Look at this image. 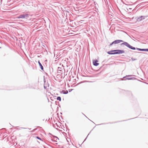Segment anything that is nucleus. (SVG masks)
Here are the masks:
<instances>
[{
	"mask_svg": "<svg viewBox=\"0 0 148 148\" xmlns=\"http://www.w3.org/2000/svg\"><path fill=\"white\" fill-rule=\"evenodd\" d=\"M125 45L128 48L134 50L137 49L140 51H144V49H140L137 48H136L135 47H133L132 46H131L128 43L126 42H124L121 44V45Z\"/></svg>",
	"mask_w": 148,
	"mask_h": 148,
	"instance_id": "nucleus-1",
	"label": "nucleus"
},
{
	"mask_svg": "<svg viewBox=\"0 0 148 148\" xmlns=\"http://www.w3.org/2000/svg\"><path fill=\"white\" fill-rule=\"evenodd\" d=\"M29 17V15L26 14H21L18 16L17 18H26L27 19Z\"/></svg>",
	"mask_w": 148,
	"mask_h": 148,
	"instance_id": "nucleus-2",
	"label": "nucleus"
},
{
	"mask_svg": "<svg viewBox=\"0 0 148 148\" xmlns=\"http://www.w3.org/2000/svg\"><path fill=\"white\" fill-rule=\"evenodd\" d=\"M114 54H122L125 52V51L123 50H114Z\"/></svg>",
	"mask_w": 148,
	"mask_h": 148,
	"instance_id": "nucleus-3",
	"label": "nucleus"
},
{
	"mask_svg": "<svg viewBox=\"0 0 148 148\" xmlns=\"http://www.w3.org/2000/svg\"><path fill=\"white\" fill-rule=\"evenodd\" d=\"M63 67V65H62V67H58L57 69L58 72L60 73H62L63 71H64Z\"/></svg>",
	"mask_w": 148,
	"mask_h": 148,
	"instance_id": "nucleus-4",
	"label": "nucleus"
},
{
	"mask_svg": "<svg viewBox=\"0 0 148 148\" xmlns=\"http://www.w3.org/2000/svg\"><path fill=\"white\" fill-rule=\"evenodd\" d=\"M147 16H140L137 19V21H140L144 19Z\"/></svg>",
	"mask_w": 148,
	"mask_h": 148,
	"instance_id": "nucleus-5",
	"label": "nucleus"
},
{
	"mask_svg": "<svg viewBox=\"0 0 148 148\" xmlns=\"http://www.w3.org/2000/svg\"><path fill=\"white\" fill-rule=\"evenodd\" d=\"M98 61L97 60H93V65L94 66H97L99 64V63H97Z\"/></svg>",
	"mask_w": 148,
	"mask_h": 148,
	"instance_id": "nucleus-6",
	"label": "nucleus"
},
{
	"mask_svg": "<svg viewBox=\"0 0 148 148\" xmlns=\"http://www.w3.org/2000/svg\"><path fill=\"white\" fill-rule=\"evenodd\" d=\"M114 44H118L120 43L121 42H123V41L122 40H116L115 41H114Z\"/></svg>",
	"mask_w": 148,
	"mask_h": 148,
	"instance_id": "nucleus-7",
	"label": "nucleus"
},
{
	"mask_svg": "<svg viewBox=\"0 0 148 148\" xmlns=\"http://www.w3.org/2000/svg\"><path fill=\"white\" fill-rule=\"evenodd\" d=\"M131 75H127L126 76L123 77V78L125 79L131 80L132 78L130 77Z\"/></svg>",
	"mask_w": 148,
	"mask_h": 148,
	"instance_id": "nucleus-8",
	"label": "nucleus"
},
{
	"mask_svg": "<svg viewBox=\"0 0 148 148\" xmlns=\"http://www.w3.org/2000/svg\"><path fill=\"white\" fill-rule=\"evenodd\" d=\"M38 63L40 67V68L43 71H44L43 67V66H42V64H41L40 62L39 61H38Z\"/></svg>",
	"mask_w": 148,
	"mask_h": 148,
	"instance_id": "nucleus-9",
	"label": "nucleus"
},
{
	"mask_svg": "<svg viewBox=\"0 0 148 148\" xmlns=\"http://www.w3.org/2000/svg\"><path fill=\"white\" fill-rule=\"evenodd\" d=\"M114 50H112L110 51H109L107 52V53L108 54H110V55H113L114 54Z\"/></svg>",
	"mask_w": 148,
	"mask_h": 148,
	"instance_id": "nucleus-10",
	"label": "nucleus"
},
{
	"mask_svg": "<svg viewBox=\"0 0 148 148\" xmlns=\"http://www.w3.org/2000/svg\"><path fill=\"white\" fill-rule=\"evenodd\" d=\"M57 99L60 101H61V98L60 97H58L57 98Z\"/></svg>",
	"mask_w": 148,
	"mask_h": 148,
	"instance_id": "nucleus-11",
	"label": "nucleus"
},
{
	"mask_svg": "<svg viewBox=\"0 0 148 148\" xmlns=\"http://www.w3.org/2000/svg\"><path fill=\"white\" fill-rule=\"evenodd\" d=\"M65 92V90H62V91L60 92V93H62L63 94H66Z\"/></svg>",
	"mask_w": 148,
	"mask_h": 148,
	"instance_id": "nucleus-12",
	"label": "nucleus"
},
{
	"mask_svg": "<svg viewBox=\"0 0 148 148\" xmlns=\"http://www.w3.org/2000/svg\"><path fill=\"white\" fill-rule=\"evenodd\" d=\"M131 59L133 61L136 60H137V59H134L133 58H131Z\"/></svg>",
	"mask_w": 148,
	"mask_h": 148,
	"instance_id": "nucleus-13",
	"label": "nucleus"
},
{
	"mask_svg": "<svg viewBox=\"0 0 148 148\" xmlns=\"http://www.w3.org/2000/svg\"><path fill=\"white\" fill-rule=\"evenodd\" d=\"M36 138H37V139H38L39 140H42L41 138L40 137H38V136H36Z\"/></svg>",
	"mask_w": 148,
	"mask_h": 148,
	"instance_id": "nucleus-14",
	"label": "nucleus"
},
{
	"mask_svg": "<svg viewBox=\"0 0 148 148\" xmlns=\"http://www.w3.org/2000/svg\"><path fill=\"white\" fill-rule=\"evenodd\" d=\"M114 42H112L110 45V46L111 45H112L113 44H114Z\"/></svg>",
	"mask_w": 148,
	"mask_h": 148,
	"instance_id": "nucleus-15",
	"label": "nucleus"
},
{
	"mask_svg": "<svg viewBox=\"0 0 148 148\" xmlns=\"http://www.w3.org/2000/svg\"><path fill=\"white\" fill-rule=\"evenodd\" d=\"M47 86L46 85V86H45V84H44V88L45 89H47Z\"/></svg>",
	"mask_w": 148,
	"mask_h": 148,
	"instance_id": "nucleus-16",
	"label": "nucleus"
},
{
	"mask_svg": "<svg viewBox=\"0 0 148 148\" xmlns=\"http://www.w3.org/2000/svg\"><path fill=\"white\" fill-rule=\"evenodd\" d=\"M144 51H148V49H144Z\"/></svg>",
	"mask_w": 148,
	"mask_h": 148,
	"instance_id": "nucleus-17",
	"label": "nucleus"
},
{
	"mask_svg": "<svg viewBox=\"0 0 148 148\" xmlns=\"http://www.w3.org/2000/svg\"><path fill=\"white\" fill-rule=\"evenodd\" d=\"M73 90V89H69V92H71L72 91V90Z\"/></svg>",
	"mask_w": 148,
	"mask_h": 148,
	"instance_id": "nucleus-18",
	"label": "nucleus"
},
{
	"mask_svg": "<svg viewBox=\"0 0 148 148\" xmlns=\"http://www.w3.org/2000/svg\"><path fill=\"white\" fill-rule=\"evenodd\" d=\"M66 94H67L68 93V91L67 90L65 91V92Z\"/></svg>",
	"mask_w": 148,
	"mask_h": 148,
	"instance_id": "nucleus-19",
	"label": "nucleus"
},
{
	"mask_svg": "<svg viewBox=\"0 0 148 148\" xmlns=\"http://www.w3.org/2000/svg\"><path fill=\"white\" fill-rule=\"evenodd\" d=\"M88 135H89V134L87 136H88ZM87 137H88V136H87V137H86V139H85L84 141H85V140H86V138H87Z\"/></svg>",
	"mask_w": 148,
	"mask_h": 148,
	"instance_id": "nucleus-20",
	"label": "nucleus"
},
{
	"mask_svg": "<svg viewBox=\"0 0 148 148\" xmlns=\"http://www.w3.org/2000/svg\"><path fill=\"white\" fill-rule=\"evenodd\" d=\"M83 114L84 115V116H85L86 117H86V116H85V115L84 114H83Z\"/></svg>",
	"mask_w": 148,
	"mask_h": 148,
	"instance_id": "nucleus-21",
	"label": "nucleus"
},
{
	"mask_svg": "<svg viewBox=\"0 0 148 148\" xmlns=\"http://www.w3.org/2000/svg\"><path fill=\"white\" fill-rule=\"evenodd\" d=\"M47 86H49V84H47Z\"/></svg>",
	"mask_w": 148,
	"mask_h": 148,
	"instance_id": "nucleus-22",
	"label": "nucleus"
},
{
	"mask_svg": "<svg viewBox=\"0 0 148 148\" xmlns=\"http://www.w3.org/2000/svg\"><path fill=\"white\" fill-rule=\"evenodd\" d=\"M134 52H135V53H136L137 52H136V51H134Z\"/></svg>",
	"mask_w": 148,
	"mask_h": 148,
	"instance_id": "nucleus-23",
	"label": "nucleus"
},
{
	"mask_svg": "<svg viewBox=\"0 0 148 148\" xmlns=\"http://www.w3.org/2000/svg\"><path fill=\"white\" fill-rule=\"evenodd\" d=\"M56 138H58H58L57 137H56Z\"/></svg>",
	"mask_w": 148,
	"mask_h": 148,
	"instance_id": "nucleus-24",
	"label": "nucleus"
}]
</instances>
